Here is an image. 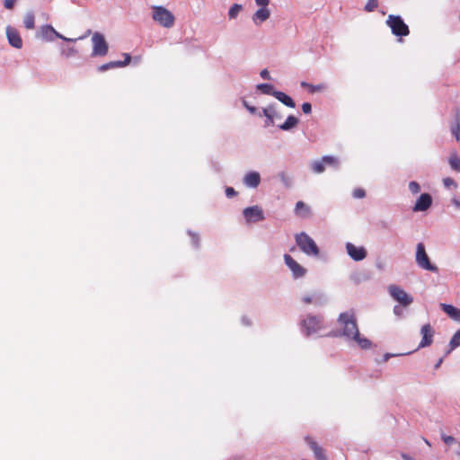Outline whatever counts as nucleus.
Wrapping results in <instances>:
<instances>
[{"mask_svg":"<svg viewBox=\"0 0 460 460\" xmlns=\"http://www.w3.org/2000/svg\"><path fill=\"white\" fill-rule=\"evenodd\" d=\"M302 301L305 304H314L316 305H323L326 303V297L323 293L315 292L312 295L303 296Z\"/></svg>","mask_w":460,"mask_h":460,"instance_id":"nucleus-16","label":"nucleus"},{"mask_svg":"<svg viewBox=\"0 0 460 460\" xmlns=\"http://www.w3.org/2000/svg\"><path fill=\"white\" fill-rule=\"evenodd\" d=\"M450 349L447 353L450 352V350L456 349V347L460 346V330H458L452 337L450 341Z\"/></svg>","mask_w":460,"mask_h":460,"instance_id":"nucleus-32","label":"nucleus"},{"mask_svg":"<svg viewBox=\"0 0 460 460\" xmlns=\"http://www.w3.org/2000/svg\"><path fill=\"white\" fill-rule=\"evenodd\" d=\"M388 291L390 296L403 306L410 305L413 301V298L410 295L396 285L389 286Z\"/></svg>","mask_w":460,"mask_h":460,"instance_id":"nucleus-8","label":"nucleus"},{"mask_svg":"<svg viewBox=\"0 0 460 460\" xmlns=\"http://www.w3.org/2000/svg\"><path fill=\"white\" fill-rule=\"evenodd\" d=\"M409 190H410V191H411V193H413V194H417V193H419V192H420V184H419L418 182H416V181H411V182L409 183Z\"/></svg>","mask_w":460,"mask_h":460,"instance_id":"nucleus-37","label":"nucleus"},{"mask_svg":"<svg viewBox=\"0 0 460 460\" xmlns=\"http://www.w3.org/2000/svg\"><path fill=\"white\" fill-rule=\"evenodd\" d=\"M298 121L299 120L296 117L289 115L287 118L286 121L283 124L279 125V128L281 130L288 131L295 128L298 124Z\"/></svg>","mask_w":460,"mask_h":460,"instance_id":"nucleus-22","label":"nucleus"},{"mask_svg":"<svg viewBox=\"0 0 460 460\" xmlns=\"http://www.w3.org/2000/svg\"><path fill=\"white\" fill-rule=\"evenodd\" d=\"M274 97L277 100H279L280 102H282L283 104H285L286 106H288L289 108H295L296 107V103L293 101V99L291 97H289L288 94H286L285 93H283V92L277 91V93H275V96Z\"/></svg>","mask_w":460,"mask_h":460,"instance_id":"nucleus-20","label":"nucleus"},{"mask_svg":"<svg viewBox=\"0 0 460 460\" xmlns=\"http://www.w3.org/2000/svg\"><path fill=\"white\" fill-rule=\"evenodd\" d=\"M267 108H271L273 111L274 119H281L282 116L277 111L275 105H269Z\"/></svg>","mask_w":460,"mask_h":460,"instance_id":"nucleus-48","label":"nucleus"},{"mask_svg":"<svg viewBox=\"0 0 460 460\" xmlns=\"http://www.w3.org/2000/svg\"><path fill=\"white\" fill-rule=\"evenodd\" d=\"M326 88V85L323 84H310L309 86V92L314 93H316V92H322L323 90H325Z\"/></svg>","mask_w":460,"mask_h":460,"instance_id":"nucleus-35","label":"nucleus"},{"mask_svg":"<svg viewBox=\"0 0 460 460\" xmlns=\"http://www.w3.org/2000/svg\"><path fill=\"white\" fill-rule=\"evenodd\" d=\"M296 245L299 249L308 256L317 257L320 253V250L314 241L306 233L301 232L295 235Z\"/></svg>","mask_w":460,"mask_h":460,"instance_id":"nucleus-2","label":"nucleus"},{"mask_svg":"<svg viewBox=\"0 0 460 460\" xmlns=\"http://www.w3.org/2000/svg\"><path fill=\"white\" fill-rule=\"evenodd\" d=\"M255 3L259 6H268L270 0H255Z\"/></svg>","mask_w":460,"mask_h":460,"instance_id":"nucleus-50","label":"nucleus"},{"mask_svg":"<svg viewBox=\"0 0 460 460\" xmlns=\"http://www.w3.org/2000/svg\"><path fill=\"white\" fill-rule=\"evenodd\" d=\"M6 36H7L9 44L11 46H13V48L21 49L22 47V38L20 36L19 31L15 28H13L12 26H7L6 27Z\"/></svg>","mask_w":460,"mask_h":460,"instance_id":"nucleus-13","label":"nucleus"},{"mask_svg":"<svg viewBox=\"0 0 460 460\" xmlns=\"http://www.w3.org/2000/svg\"><path fill=\"white\" fill-rule=\"evenodd\" d=\"M91 34V30H88L85 33V35L82 36V37H79L78 40H82V39H84L86 38L88 35Z\"/></svg>","mask_w":460,"mask_h":460,"instance_id":"nucleus-56","label":"nucleus"},{"mask_svg":"<svg viewBox=\"0 0 460 460\" xmlns=\"http://www.w3.org/2000/svg\"><path fill=\"white\" fill-rule=\"evenodd\" d=\"M305 440L314 452L316 460H328L325 450L320 447L311 437L306 436Z\"/></svg>","mask_w":460,"mask_h":460,"instance_id":"nucleus-14","label":"nucleus"},{"mask_svg":"<svg viewBox=\"0 0 460 460\" xmlns=\"http://www.w3.org/2000/svg\"><path fill=\"white\" fill-rule=\"evenodd\" d=\"M279 177L285 186L289 187L291 185V179L286 172H280Z\"/></svg>","mask_w":460,"mask_h":460,"instance_id":"nucleus-36","label":"nucleus"},{"mask_svg":"<svg viewBox=\"0 0 460 460\" xmlns=\"http://www.w3.org/2000/svg\"><path fill=\"white\" fill-rule=\"evenodd\" d=\"M431 204H432L431 196L429 193H423L417 199V201L413 207V211H415V212L426 211L427 209L429 208Z\"/></svg>","mask_w":460,"mask_h":460,"instance_id":"nucleus-15","label":"nucleus"},{"mask_svg":"<svg viewBox=\"0 0 460 460\" xmlns=\"http://www.w3.org/2000/svg\"><path fill=\"white\" fill-rule=\"evenodd\" d=\"M302 331L310 336L323 329V317L322 315L308 314L301 323Z\"/></svg>","mask_w":460,"mask_h":460,"instance_id":"nucleus-4","label":"nucleus"},{"mask_svg":"<svg viewBox=\"0 0 460 460\" xmlns=\"http://www.w3.org/2000/svg\"><path fill=\"white\" fill-rule=\"evenodd\" d=\"M302 111L305 114H310L312 111V105L309 102H304L302 104Z\"/></svg>","mask_w":460,"mask_h":460,"instance_id":"nucleus-40","label":"nucleus"},{"mask_svg":"<svg viewBox=\"0 0 460 460\" xmlns=\"http://www.w3.org/2000/svg\"><path fill=\"white\" fill-rule=\"evenodd\" d=\"M56 30L51 25H44L40 28V35L46 40H53Z\"/></svg>","mask_w":460,"mask_h":460,"instance_id":"nucleus-23","label":"nucleus"},{"mask_svg":"<svg viewBox=\"0 0 460 460\" xmlns=\"http://www.w3.org/2000/svg\"><path fill=\"white\" fill-rule=\"evenodd\" d=\"M378 5L377 0H368L367 4L365 5V10L367 12H373Z\"/></svg>","mask_w":460,"mask_h":460,"instance_id":"nucleus-34","label":"nucleus"},{"mask_svg":"<svg viewBox=\"0 0 460 460\" xmlns=\"http://www.w3.org/2000/svg\"><path fill=\"white\" fill-rule=\"evenodd\" d=\"M54 38L62 39L63 40H66V41H75L77 40V39L66 38L65 36L58 33L57 31H56V33H54Z\"/></svg>","mask_w":460,"mask_h":460,"instance_id":"nucleus-46","label":"nucleus"},{"mask_svg":"<svg viewBox=\"0 0 460 460\" xmlns=\"http://www.w3.org/2000/svg\"><path fill=\"white\" fill-rule=\"evenodd\" d=\"M270 16V12L267 6H261L252 15V21L255 24H261V22L268 20Z\"/></svg>","mask_w":460,"mask_h":460,"instance_id":"nucleus-17","label":"nucleus"},{"mask_svg":"<svg viewBox=\"0 0 460 460\" xmlns=\"http://www.w3.org/2000/svg\"><path fill=\"white\" fill-rule=\"evenodd\" d=\"M35 17L32 13H27L23 19V23L26 29L32 30L34 28Z\"/></svg>","mask_w":460,"mask_h":460,"instance_id":"nucleus-27","label":"nucleus"},{"mask_svg":"<svg viewBox=\"0 0 460 460\" xmlns=\"http://www.w3.org/2000/svg\"><path fill=\"white\" fill-rule=\"evenodd\" d=\"M247 222H259L264 220L262 209L258 206L248 207L243 211Z\"/></svg>","mask_w":460,"mask_h":460,"instance_id":"nucleus-10","label":"nucleus"},{"mask_svg":"<svg viewBox=\"0 0 460 460\" xmlns=\"http://www.w3.org/2000/svg\"><path fill=\"white\" fill-rule=\"evenodd\" d=\"M242 8L243 7L241 4H234L228 11L229 18L235 19L238 16L239 13L241 12Z\"/></svg>","mask_w":460,"mask_h":460,"instance_id":"nucleus-30","label":"nucleus"},{"mask_svg":"<svg viewBox=\"0 0 460 460\" xmlns=\"http://www.w3.org/2000/svg\"><path fill=\"white\" fill-rule=\"evenodd\" d=\"M322 160L325 165H329L336 169H338L340 166V161L338 157L332 155H324L322 157Z\"/></svg>","mask_w":460,"mask_h":460,"instance_id":"nucleus-24","label":"nucleus"},{"mask_svg":"<svg viewBox=\"0 0 460 460\" xmlns=\"http://www.w3.org/2000/svg\"><path fill=\"white\" fill-rule=\"evenodd\" d=\"M415 260L420 268L431 272L438 271V268L430 262L422 243L417 244Z\"/></svg>","mask_w":460,"mask_h":460,"instance_id":"nucleus-6","label":"nucleus"},{"mask_svg":"<svg viewBox=\"0 0 460 460\" xmlns=\"http://www.w3.org/2000/svg\"><path fill=\"white\" fill-rule=\"evenodd\" d=\"M236 194H237V193H236V191L234 190V188H232V187H227V188L226 189V197H227V198H232V197L235 196Z\"/></svg>","mask_w":460,"mask_h":460,"instance_id":"nucleus-42","label":"nucleus"},{"mask_svg":"<svg viewBox=\"0 0 460 460\" xmlns=\"http://www.w3.org/2000/svg\"><path fill=\"white\" fill-rule=\"evenodd\" d=\"M443 362V358H440L438 362L435 364L434 368L438 369Z\"/></svg>","mask_w":460,"mask_h":460,"instance_id":"nucleus-54","label":"nucleus"},{"mask_svg":"<svg viewBox=\"0 0 460 460\" xmlns=\"http://www.w3.org/2000/svg\"><path fill=\"white\" fill-rule=\"evenodd\" d=\"M443 183H444V186L447 189H449L451 187L456 188V186H457L455 180L452 178H449V177L443 179Z\"/></svg>","mask_w":460,"mask_h":460,"instance_id":"nucleus-38","label":"nucleus"},{"mask_svg":"<svg viewBox=\"0 0 460 460\" xmlns=\"http://www.w3.org/2000/svg\"><path fill=\"white\" fill-rule=\"evenodd\" d=\"M453 203L456 207H460V202L457 199H453Z\"/></svg>","mask_w":460,"mask_h":460,"instance_id":"nucleus-57","label":"nucleus"},{"mask_svg":"<svg viewBox=\"0 0 460 460\" xmlns=\"http://www.w3.org/2000/svg\"><path fill=\"white\" fill-rule=\"evenodd\" d=\"M257 88L264 94L275 96V93H277V91L274 90V86L270 84H260L257 85Z\"/></svg>","mask_w":460,"mask_h":460,"instance_id":"nucleus-25","label":"nucleus"},{"mask_svg":"<svg viewBox=\"0 0 460 460\" xmlns=\"http://www.w3.org/2000/svg\"><path fill=\"white\" fill-rule=\"evenodd\" d=\"M260 75H261V78H263L264 80H270L271 79V77L270 75V72L267 69L261 70Z\"/></svg>","mask_w":460,"mask_h":460,"instance_id":"nucleus-47","label":"nucleus"},{"mask_svg":"<svg viewBox=\"0 0 460 460\" xmlns=\"http://www.w3.org/2000/svg\"><path fill=\"white\" fill-rule=\"evenodd\" d=\"M338 323L341 326V332L339 333L331 332L329 333V336H344L347 340L355 341L362 349L371 348V341L360 335L356 317L353 313H341L339 315Z\"/></svg>","mask_w":460,"mask_h":460,"instance_id":"nucleus-1","label":"nucleus"},{"mask_svg":"<svg viewBox=\"0 0 460 460\" xmlns=\"http://www.w3.org/2000/svg\"><path fill=\"white\" fill-rule=\"evenodd\" d=\"M93 52L92 56H105L108 53L109 46L104 36L100 32H94L92 37Z\"/></svg>","mask_w":460,"mask_h":460,"instance_id":"nucleus-7","label":"nucleus"},{"mask_svg":"<svg viewBox=\"0 0 460 460\" xmlns=\"http://www.w3.org/2000/svg\"><path fill=\"white\" fill-rule=\"evenodd\" d=\"M243 105L252 114H255L256 113L257 109L255 107H253V106L248 105V103L245 101H243Z\"/></svg>","mask_w":460,"mask_h":460,"instance_id":"nucleus-49","label":"nucleus"},{"mask_svg":"<svg viewBox=\"0 0 460 460\" xmlns=\"http://www.w3.org/2000/svg\"><path fill=\"white\" fill-rule=\"evenodd\" d=\"M243 322L247 325L251 324L250 321L247 320L245 317L243 318Z\"/></svg>","mask_w":460,"mask_h":460,"instance_id":"nucleus-58","label":"nucleus"},{"mask_svg":"<svg viewBox=\"0 0 460 460\" xmlns=\"http://www.w3.org/2000/svg\"><path fill=\"white\" fill-rule=\"evenodd\" d=\"M262 113L267 118L266 126H270L274 123V115L271 108H263Z\"/></svg>","mask_w":460,"mask_h":460,"instance_id":"nucleus-31","label":"nucleus"},{"mask_svg":"<svg viewBox=\"0 0 460 460\" xmlns=\"http://www.w3.org/2000/svg\"><path fill=\"white\" fill-rule=\"evenodd\" d=\"M366 196V192L363 189H355L353 190V197L355 199H363Z\"/></svg>","mask_w":460,"mask_h":460,"instance_id":"nucleus-39","label":"nucleus"},{"mask_svg":"<svg viewBox=\"0 0 460 460\" xmlns=\"http://www.w3.org/2000/svg\"><path fill=\"white\" fill-rule=\"evenodd\" d=\"M16 0H4V6L6 9H12L15 4Z\"/></svg>","mask_w":460,"mask_h":460,"instance_id":"nucleus-45","label":"nucleus"},{"mask_svg":"<svg viewBox=\"0 0 460 460\" xmlns=\"http://www.w3.org/2000/svg\"><path fill=\"white\" fill-rule=\"evenodd\" d=\"M310 84H308V83H306V82H301V86H302L303 88H306V89H308V90H309V86H310Z\"/></svg>","mask_w":460,"mask_h":460,"instance_id":"nucleus-55","label":"nucleus"},{"mask_svg":"<svg viewBox=\"0 0 460 460\" xmlns=\"http://www.w3.org/2000/svg\"><path fill=\"white\" fill-rule=\"evenodd\" d=\"M190 234L191 235L193 245L196 248H199V236L196 234H193L191 232H190Z\"/></svg>","mask_w":460,"mask_h":460,"instance_id":"nucleus-41","label":"nucleus"},{"mask_svg":"<svg viewBox=\"0 0 460 460\" xmlns=\"http://www.w3.org/2000/svg\"><path fill=\"white\" fill-rule=\"evenodd\" d=\"M385 23L391 29L392 33L396 37L402 38L410 34L408 25L403 22L400 15H388Z\"/></svg>","mask_w":460,"mask_h":460,"instance_id":"nucleus-3","label":"nucleus"},{"mask_svg":"<svg viewBox=\"0 0 460 460\" xmlns=\"http://www.w3.org/2000/svg\"><path fill=\"white\" fill-rule=\"evenodd\" d=\"M442 310L455 321L460 318V309L451 305L441 304Z\"/></svg>","mask_w":460,"mask_h":460,"instance_id":"nucleus-19","label":"nucleus"},{"mask_svg":"<svg viewBox=\"0 0 460 460\" xmlns=\"http://www.w3.org/2000/svg\"><path fill=\"white\" fill-rule=\"evenodd\" d=\"M420 333L422 335L421 341L419 348H425L430 346L433 342L434 330L430 324H425L421 327Z\"/></svg>","mask_w":460,"mask_h":460,"instance_id":"nucleus-12","label":"nucleus"},{"mask_svg":"<svg viewBox=\"0 0 460 460\" xmlns=\"http://www.w3.org/2000/svg\"><path fill=\"white\" fill-rule=\"evenodd\" d=\"M442 439L447 445H451L455 442V438H453L452 436L443 435Z\"/></svg>","mask_w":460,"mask_h":460,"instance_id":"nucleus-44","label":"nucleus"},{"mask_svg":"<svg viewBox=\"0 0 460 460\" xmlns=\"http://www.w3.org/2000/svg\"><path fill=\"white\" fill-rule=\"evenodd\" d=\"M448 162L454 171L460 172V158L456 153L451 154Z\"/></svg>","mask_w":460,"mask_h":460,"instance_id":"nucleus-26","label":"nucleus"},{"mask_svg":"<svg viewBox=\"0 0 460 460\" xmlns=\"http://www.w3.org/2000/svg\"><path fill=\"white\" fill-rule=\"evenodd\" d=\"M311 168L315 173H322L325 170V164L322 159L316 160L311 164Z\"/></svg>","mask_w":460,"mask_h":460,"instance_id":"nucleus-28","label":"nucleus"},{"mask_svg":"<svg viewBox=\"0 0 460 460\" xmlns=\"http://www.w3.org/2000/svg\"><path fill=\"white\" fill-rule=\"evenodd\" d=\"M124 57H125V59L123 61H119V63L121 64V67L128 65L131 61V56L129 54L125 53Z\"/></svg>","mask_w":460,"mask_h":460,"instance_id":"nucleus-43","label":"nucleus"},{"mask_svg":"<svg viewBox=\"0 0 460 460\" xmlns=\"http://www.w3.org/2000/svg\"><path fill=\"white\" fill-rule=\"evenodd\" d=\"M243 183L247 187L256 188L261 183V176L257 172H250L243 178Z\"/></svg>","mask_w":460,"mask_h":460,"instance_id":"nucleus-18","label":"nucleus"},{"mask_svg":"<svg viewBox=\"0 0 460 460\" xmlns=\"http://www.w3.org/2000/svg\"><path fill=\"white\" fill-rule=\"evenodd\" d=\"M451 133L456 137L457 141L460 140V119L456 118V124L451 127Z\"/></svg>","mask_w":460,"mask_h":460,"instance_id":"nucleus-33","label":"nucleus"},{"mask_svg":"<svg viewBox=\"0 0 460 460\" xmlns=\"http://www.w3.org/2000/svg\"><path fill=\"white\" fill-rule=\"evenodd\" d=\"M346 251L349 256L356 261L364 260L367 254V250L363 246L358 247L351 243H346Z\"/></svg>","mask_w":460,"mask_h":460,"instance_id":"nucleus-11","label":"nucleus"},{"mask_svg":"<svg viewBox=\"0 0 460 460\" xmlns=\"http://www.w3.org/2000/svg\"><path fill=\"white\" fill-rule=\"evenodd\" d=\"M116 67H121V64L119 63V61H111V62L103 64L98 67V70L100 72H104L106 70H109L111 68H116Z\"/></svg>","mask_w":460,"mask_h":460,"instance_id":"nucleus-29","label":"nucleus"},{"mask_svg":"<svg viewBox=\"0 0 460 460\" xmlns=\"http://www.w3.org/2000/svg\"><path fill=\"white\" fill-rule=\"evenodd\" d=\"M77 51L75 48H70L66 52V57H71L76 55Z\"/></svg>","mask_w":460,"mask_h":460,"instance_id":"nucleus-51","label":"nucleus"},{"mask_svg":"<svg viewBox=\"0 0 460 460\" xmlns=\"http://www.w3.org/2000/svg\"><path fill=\"white\" fill-rule=\"evenodd\" d=\"M295 212L301 217H308L310 216V208L303 201H297L295 208Z\"/></svg>","mask_w":460,"mask_h":460,"instance_id":"nucleus-21","label":"nucleus"},{"mask_svg":"<svg viewBox=\"0 0 460 460\" xmlns=\"http://www.w3.org/2000/svg\"><path fill=\"white\" fill-rule=\"evenodd\" d=\"M152 17L164 28H172L174 24V15L163 6H153Z\"/></svg>","mask_w":460,"mask_h":460,"instance_id":"nucleus-5","label":"nucleus"},{"mask_svg":"<svg viewBox=\"0 0 460 460\" xmlns=\"http://www.w3.org/2000/svg\"><path fill=\"white\" fill-rule=\"evenodd\" d=\"M394 354H390V353H385L383 357V360L382 362H386L389 360L390 358L394 357Z\"/></svg>","mask_w":460,"mask_h":460,"instance_id":"nucleus-52","label":"nucleus"},{"mask_svg":"<svg viewBox=\"0 0 460 460\" xmlns=\"http://www.w3.org/2000/svg\"><path fill=\"white\" fill-rule=\"evenodd\" d=\"M284 261L286 265L292 271L295 279L302 278L305 275L306 270L302 267L296 260L293 259L289 254L284 255Z\"/></svg>","mask_w":460,"mask_h":460,"instance_id":"nucleus-9","label":"nucleus"},{"mask_svg":"<svg viewBox=\"0 0 460 460\" xmlns=\"http://www.w3.org/2000/svg\"><path fill=\"white\" fill-rule=\"evenodd\" d=\"M394 312L395 314L400 315L402 314V308L399 305H395L394 308Z\"/></svg>","mask_w":460,"mask_h":460,"instance_id":"nucleus-53","label":"nucleus"}]
</instances>
